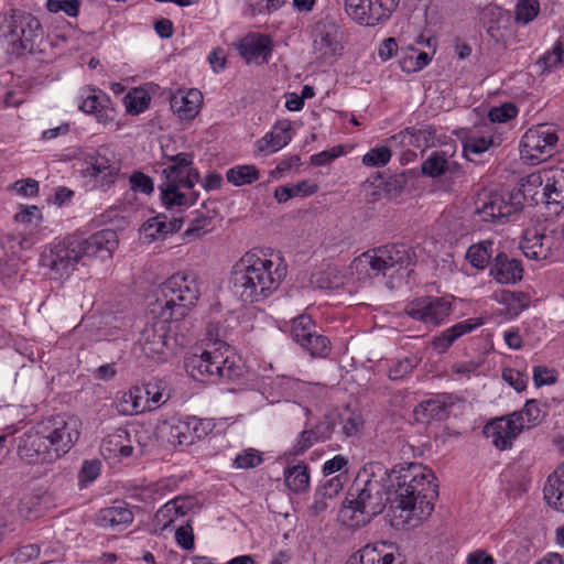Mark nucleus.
<instances>
[{
	"instance_id": "59",
	"label": "nucleus",
	"mask_w": 564,
	"mask_h": 564,
	"mask_svg": "<svg viewBox=\"0 0 564 564\" xmlns=\"http://www.w3.org/2000/svg\"><path fill=\"white\" fill-rule=\"evenodd\" d=\"M557 379V372L553 368L535 366L533 368V381L536 387L552 384Z\"/></svg>"
},
{
	"instance_id": "8",
	"label": "nucleus",
	"mask_w": 564,
	"mask_h": 564,
	"mask_svg": "<svg viewBox=\"0 0 564 564\" xmlns=\"http://www.w3.org/2000/svg\"><path fill=\"white\" fill-rule=\"evenodd\" d=\"M171 163L163 170L165 180L159 186L163 205L170 209L181 207L187 203L186 195L176 188L177 180L193 165L194 155L188 152H181L175 155H165Z\"/></svg>"
},
{
	"instance_id": "46",
	"label": "nucleus",
	"mask_w": 564,
	"mask_h": 564,
	"mask_svg": "<svg viewBox=\"0 0 564 564\" xmlns=\"http://www.w3.org/2000/svg\"><path fill=\"white\" fill-rule=\"evenodd\" d=\"M417 355H408L397 359L389 368V378L399 380L405 377L417 365Z\"/></svg>"
},
{
	"instance_id": "31",
	"label": "nucleus",
	"mask_w": 564,
	"mask_h": 564,
	"mask_svg": "<svg viewBox=\"0 0 564 564\" xmlns=\"http://www.w3.org/2000/svg\"><path fill=\"white\" fill-rule=\"evenodd\" d=\"M313 46L321 58L326 59L335 56L341 50L336 26L334 24L318 25L315 31Z\"/></svg>"
},
{
	"instance_id": "9",
	"label": "nucleus",
	"mask_w": 564,
	"mask_h": 564,
	"mask_svg": "<svg viewBox=\"0 0 564 564\" xmlns=\"http://www.w3.org/2000/svg\"><path fill=\"white\" fill-rule=\"evenodd\" d=\"M453 296H420L405 305L404 312L414 321L437 327L452 314Z\"/></svg>"
},
{
	"instance_id": "3",
	"label": "nucleus",
	"mask_w": 564,
	"mask_h": 564,
	"mask_svg": "<svg viewBox=\"0 0 564 564\" xmlns=\"http://www.w3.org/2000/svg\"><path fill=\"white\" fill-rule=\"evenodd\" d=\"M118 246L116 231L104 229L87 239L65 238L50 247L42 254V264L63 278L73 271L78 262L86 264L87 259L111 258Z\"/></svg>"
},
{
	"instance_id": "35",
	"label": "nucleus",
	"mask_w": 564,
	"mask_h": 564,
	"mask_svg": "<svg viewBox=\"0 0 564 564\" xmlns=\"http://www.w3.org/2000/svg\"><path fill=\"white\" fill-rule=\"evenodd\" d=\"M291 124L286 121L276 123L272 131L258 141L261 152H276L291 141Z\"/></svg>"
},
{
	"instance_id": "4",
	"label": "nucleus",
	"mask_w": 564,
	"mask_h": 564,
	"mask_svg": "<svg viewBox=\"0 0 564 564\" xmlns=\"http://www.w3.org/2000/svg\"><path fill=\"white\" fill-rule=\"evenodd\" d=\"M160 294L153 301L152 313L163 321H181L195 305L199 290L193 278L177 273L160 286Z\"/></svg>"
},
{
	"instance_id": "37",
	"label": "nucleus",
	"mask_w": 564,
	"mask_h": 564,
	"mask_svg": "<svg viewBox=\"0 0 564 564\" xmlns=\"http://www.w3.org/2000/svg\"><path fill=\"white\" fill-rule=\"evenodd\" d=\"M481 323H476L474 319H467L455 324L454 326L445 329L440 336H436L433 341L434 349H448L452 344L460 336L470 333Z\"/></svg>"
},
{
	"instance_id": "19",
	"label": "nucleus",
	"mask_w": 564,
	"mask_h": 564,
	"mask_svg": "<svg viewBox=\"0 0 564 564\" xmlns=\"http://www.w3.org/2000/svg\"><path fill=\"white\" fill-rule=\"evenodd\" d=\"M530 181L544 184L543 196L549 210L560 214L564 209V170L553 169L543 174L531 175Z\"/></svg>"
},
{
	"instance_id": "6",
	"label": "nucleus",
	"mask_w": 564,
	"mask_h": 564,
	"mask_svg": "<svg viewBox=\"0 0 564 564\" xmlns=\"http://www.w3.org/2000/svg\"><path fill=\"white\" fill-rule=\"evenodd\" d=\"M558 137L553 124L541 123L530 128L521 140V156L538 164L552 156Z\"/></svg>"
},
{
	"instance_id": "38",
	"label": "nucleus",
	"mask_w": 564,
	"mask_h": 564,
	"mask_svg": "<svg viewBox=\"0 0 564 564\" xmlns=\"http://www.w3.org/2000/svg\"><path fill=\"white\" fill-rule=\"evenodd\" d=\"M494 242L490 240H482L478 243L471 245L466 252V260L478 270L485 269L492 257Z\"/></svg>"
},
{
	"instance_id": "17",
	"label": "nucleus",
	"mask_w": 564,
	"mask_h": 564,
	"mask_svg": "<svg viewBox=\"0 0 564 564\" xmlns=\"http://www.w3.org/2000/svg\"><path fill=\"white\" fill-rule=\"evenodd\" d=\"M291 336L308 352H323L330 345L327 337L318 334L317 326L308 315H300L293 319Z\"/></svg>"
},
{
	"instance_id": "33",
	"label": "nucleus",
	"mask_w": 564,
	"mask_h": 564,
	"mask_svg": "<svg viewBox=\"0 0 564 564\" xmlns=\"http://www.w3.org/2000/svg\"><path fill=\"white\" fill-rule=\"evenodd\" d=\"M334 425L328 420L318 422L313 429L304 430L293 446L294 455H302L317 442L328 440L333 433Z\"/></svg>"
},
{
	"instance_id": "53",
	"label": "nucleus",
	"mask_w": 564,
	"mask_h": 564,
	"mask_svg": "<svg viewBox=\"0 0 564 564\" xmlns=\"http://www.w3.org/2000/svg\"><path fill=\"white\" fill-rule=\"evenodd\" d=\"M101 470V463L98 459L85 460L78 474L79 484L86 486L98 478Z\"/></svg>"
},
{
	"instance_id": "64",
	"label": "nucleus",
	"mask_w": 564,
	"mask_h": 564,
	"mask_svg": "<svg viewBox=\"0 0 564 564\" xmlns=\"http://www.w3.org/2000/svg\"><path fill=\"white\" fill-rule=\"evenodd\" d=\"M12 188L22 196H35L39 193V182L32 178L17 181Z\"/></svg>"
},
{
	"instance_id": "45",
	"label": "nucleus",
	"mask_w": 564,
	"mask_h": 564,
	"mask_svg": "<svg viewBox=\"0 0 564 564\" xmlns=\"http://www.w3.org/2000/svg\"><path fill=\"white\" fill-rule=\"evenodd\" d=\"M150 95L141 89L135 88L124 97V106L127 112L130 115H139L143 112L150 104Z\"/></svg>"
},
{
	"instance_id": "60",
	"label": "nucleus",
	"mask_w": 564,
	"mask_h": 564,
	"mask_svg": "<svg viewBox=\"0 0 564 564\" xmlns=\"http://www.w3.org/2000/svg\"><path fill=\"white\" fill-rule=\"evenodd\" d=\"M210 218L200 216L192 220L189 227L184 231L183 236L187 241L200 237L207 231L206 227L209 225Z\"/></svg>"
},
{
	"instance_id": "7",
	"label": "nucleus",
	"mask_w": 564,
	"mask_h": 564,
	"mask_svg": "<svg viewBox=\"0 0 564 564\" xmlns=\"http://www.w3.org/2000/svg\"><path fill=\"white\" fill-rule=\"evenodd\" d=\"M42 424L56 459L68 453L79 440L82 422L75 415L51 417Z\"/></svg>"
},
{
	"instance_id": "43",
	"label": "nucleus",
	"mask_w": 564,
	"mask_h": 564,
	"mask_svg": "<svg viewBox=\"0 0 564 564\" xmlns=\"http://www.w3.org/2000/svg\"><path fill=\"white\" fill-rule=\"evenodd\" d=\"M284 478L286 487L294 492L304 491L310 485L306 465H296L288 468L284 473Z\"/></svg>"
},
{
	"instance_id": "11",
	"label": "nucleus",
	"mask_w": 564,
	"mask_h": 564,
	"mask_svg": "<svg viewBox=\"0 0 564 564\" xmlns=\"http://www.w3.org/2000/svg\"><path fill=\"white\" fill-rule=\"evenodd\" d=\"M364 253V258L368 260L373 271L386 273V271L394 265L408 268L414 264L415 251L404 243H392L381 246L371 251Z\"/></svg>"
},
{
	"instance_id": "51",
	"label": "nucleus",
	"mask_w": 564,
	"mask_h": 564,
	"mask_svg": "<svg viewBox=\"0 0 564 564\" xmlns=\"http://www.w3.org/2000/svg\"><path fill=\"white\" fill-rule=\"evenodd\" d=\"M539 9L536 0H520L516 8V20L527 24L538 15Z\"/></svg>"
},
{
	"instance_id": "56",
	"label": "nucleus",
	"mask_w": 564,
	"mask_h": 564,
	"mask_svg": "<svg viewBox=\"0 0 564 564\" xmlns=\"http://www.w3.org/2000/svg\"><path fill=\"white\" fill-rule=\"evenodd\" d=\"M518 113V109L512 104H503L499 107H494L489 110L488 117L491 122H507L514 118Z\"/></svg>"
},
{
	"instance_id": "41",
	"label": "nucleus",
	"mask_w": 564,
	"mask_h": 564,
	"mask_svg": "<svg viewBox=\"0 0 564 564\" xmlns=\"http://www.w3.org/2000/svg\"><path fill=\"white\" fill-rule=\"evenodd\" d=\"M226 177L235 186H243L258 181L260 172L256 165H237L227 171Z\"/></svg>"
},
{
	"instance_id": "55",
	"label": "nucleus",
	"mask_w": 564,
	"mask_h": 564,
	"mask_svg": "<svg viewBox=\"0 0 564 564\" xmlns=\"http://www.w3.org/2000/svg\"><path fill=\"white\" fill-rule=\"evenodd\" d=\"M406 133L410 134V143L416 147H427L429 142L435 137V129L432 126L424 128H408Z\"/></svg>"
},
{
	"instance_id": "39",
	"label": "nucleus",
	"mask_w": 564,
	"mask_h": 564,
	"mask_svg": "<svg viewBox=\"0 0 564 564\" xmlns=\"http://www.w3.org/2000/svg\"><path fill=\"white\" fill-rule=\"evenodd\" d=\"M398 7V0H370L367 4L368 26L377 25L390 18Z\"/></svg>"
},
{
	"instance_id": "52",
	"label": "nucleus",
	"mask_w": 564,
	"mask_h": 564,
	"mask_svg": "<svg viewBox=\"0 0 564 564\" xmlns=\"http://www.w3.org/2000/svg\"><path fill=\"white\" fill-rule=\"evenodd\" d=\"M262 462V454L259 451L248 448L236 456L234 464L237 468L248 469L259 466Z\"/></svg>"
},
{
	"instance_id": "16",
	"label": "nucleus",
	"mask_w": 564,
	"mask_h": 564,
	"mask_svg": "<svg viewBox=\"0 0 564 564\" xmlns=\"http://www.w3.org/2000/svg\"><path fill=\"white\" fill-rule=\"evenodd\" d=\"M405 558L399 549L387 542L367 544L349 556L346 564H404Z\"/></svg>"
},
{
	"instance_id": "30",
	"label": "nucleus",
	"mask_w": 564,
	"mask_h": 564,
	"mask_svg": "<svg viewBox=\"0 0 564 564\" xmlns=\"http://www.w3.org/2000/svg\"><path fill=\"white\" fill-rule=\"evenodd\" d=\"M133 521L132 512L123 505L101 509L96 518V523L106 530L122 531Z\"/></svg>"
},
{
	"instance_id": "32",
	"label": "nucleus",
	"mask_w": 564,
	"mask_h": 564,
	"mask_svg": "<svg viewBox=\"0 0 564 564\" xmlns=\"http://www.w3.org/2000/svg\"><path fill=\"white\" fill-rule=\"evenodd\" d=\"M160 436L172 446H188L194 444L191 436L187 417L164 422L159 427Z\"/></svg>"
},
{
	"instance_id": "10",
	"label": "nucleus",
	"mask_w": 564,
	"mask_h": 564,
	"mask_svg": "<svg viewBox=\"0 0 564 564\" xmlns=\"http://www.w3.org/2000/svg\"><path fill=\"white\" fill-rule=\"evenodd\" d=\"M86 163V171L102 191H107L116 183L121 170L120 159L108 147H100L87 154Z\"/></svg>"
},
{
	"instance_id": "27",
	"label": "nucleus",
	"mask_w": 564,
	"mask_h": 564,
	"mask_svg": "<svg viewBox=\"0 0 564 564\" xmlns=\"http://www.w3.org/2000/svg\"><path fill=\"white\" fill-rule=\"evenodd\" d=\"M203 95L198 89L180 90L171 97L172 110L185 120H192L199 112Z\"/></svg>"
},
{
	"instance_id": "12",
	"label": "nucleus",
	"mask_w": 564,
	"mask_h": 564,
	"mask_svg": "<svg viewBox=\"0 0 564 564\" xmlns=\"http://www.w3.org/2000/svg\"><path fill=\"white\" fill-rule=\"evenodd\" d=\"M18 454L22 460L29 464L56 460V455H54L52 448H50V443L42 422L20 437Z\"/></svg>"
},
{
	"instance_id": "20",
	"label": "nucleus",
	"mask_w": 564,
	"mask_h": 564,
	"mask_svg": "<svg viewBox=\"0 0 564 564\" xmlns=\"http://www.w3.org/2000/svg\"><path fill=\"white\" fill-rule=\"evenodd\" d=\"M421 169L424 175L433 178L444 176V178L452 184L464 176L462 165L451 160L443 151H433L429 158L423 161Z\"/></svg>"
},
{
	"instance_id": "23",
	"label": "nucleus",
	"mask_w": 564,
	"mask_h": 564,
	"mask_svg": "<svg viewBox=\"0 0 564 564\" xmlns=\"http://www.w3.org/2000/svg\"><path fill=\"white\" fill-rule=\"evenodd\" d=\"M555 239L552 235L540 234L535 229L527 230L521 249L524 256L532 260H546L553 254Z\"/></svg>"
},
{
	"instance_id": "36",
	"label": "nucleus",
	"mask_w": 564,
	"mask_h": 564,
	"mask_svg": "<svg viewBox=\"0 0 564 564\" xmlns=\"http://www.w3.org/2000/svg\"><path fill=\"white\" fill-rule=\"evenodd\" d=\"M544 498L550 507L564 512V470H556L549 476L544 486Z\"/></svg>"
},
{
	"instance_id": "44",
	"label": "nucleus",
	"mask_w": 564,
	"mask_h": 564,
	"mask_svg": "<svg viewBox=\"0 0 564 564\" xmlns=\"http://www.w3.org/2000/svg\"><path fill=\"white\" fill-rule=\"evenodd\" d=\"M213 355H191L185 362L188 375L198 381L210 380L208 370V358Z\"/></svg>"
},
{
	"instance_id": "24",
	"label": "nucleus",
	"mask_w": 564,
	"mask_h": 564,
	"mask_svg": "<svg viewBox=\"0 0 564 564\" xmlns=\"http://www.w3.org/2000/svg\"><path fill=\"white\" fill-rule=\"evenodd\" d=\"M195 503V498L191 496L174 498L156 511L154 517L155 524L162 531L169 529L180 517L186 516Z\"/></svg>"
},
{
	"instance_id": "48",
	"label": "nucleus",
	"mask_w": 564,
	"mask_h": 564,
	"mask_svg": "<svg viewBox=\"0 0 564 564\" xmlns=\"http://www.w3.org/2000/svg\"><path fill=\"white\" fill-rule=\"evenodd\" d=\"M191 436L194 443L208 436L215 429L216 424L213 419H199L196 416H187Z\"/></svg>"
},
{
	"instance_id": "40",
	"label": "nucleus",
	"mask_w": 564,
	"mask_h": 564,
	"mask_svg": "<svg viewBox=\"0 0 564 564\" xmlns=\"http://www.w3.org/2000/svg\"><path fill=\"white\" fill-rule=\"evenodd\" d=\"M318 186L308 181H301L292 186H278L274 191V197L279 203H285L292 197H305L317 192Z\"/></svg>"
},
{
	"instance_id": "25",
	"label": "nucleus",
	"mask_w": 564,
	"mask_h": 564,
	"mask_svg": "<svg viewBox=\"0 0 564 564\" xmlns=\"http://www.w3.org/2000/svg\"><path fill=\"white\" fill-rule=\"evenodd\" d=\"M238 50L247 63H267L272 53V42L267 35L250 34L240 41Z\"/></svg>"
},
{
	"instance_id": "22",
	"label": "nucleus",
	"mask_w": 564,
	"mask_h": 564,
	"mask_svg": "<svg viewBox=\"0 0 564 564\" xmlns=\"http://www.w3.org/2000/svg\"><path fill=\"white\" fill-rule=\"evenodd\" d=\"M82 102L79 109L86 113L95 115L100 123H108L113 119V109L110 107V98L102 91L94 88H86L83 90Z\"/></svg>"
},
{
	"instance_id": "14",
	"label": "nucleus",
	"mask_w": 564,
	"mask_h": 564,
	"mask_svg": "<svg viewBox=\"0 0 564 564\" xmlns=\"http://www.w3.org/2000/svg\"><path fill=\"white\" fill-rule=\"evenodd\" d=\"M197 345L202 352L237 350L235 332L227 321H209Z\"/></svg>"
},
{
	"instance_id": "62",
	"label": "nucleus",
	"mask_w": 564,
	"mask_h": 564,
	"mask_svg": "<svg viewBox=\"0 0 564 564\" xmlns=\"http://www.w3.org/2000/svg\"><path fill=\"white\" fill-rule=\"evenodd\" d=\"M131 188L135 192L150 194L153 192L154 186L152 180L142 172H134L130 176Z\"/></svg>"
},
{
	"instance_id": "47",
	"label": "nucleus",
	"mask_w": 564,
	"mask_h": 564,
	"mask_svg": "<svg viewBox=\"0 0 564 564\" xmlns=\"http://www.w3.org/2000/svg\"><path fill=\"white\" fill-rule=\"evenodd\" d=\"M245 373V365L241 355H227L224 356V364H221V378L229 380L242 377Z\"/></svg>"
},
{
	"instance_id": "58",
	"label": "nucleus",
	"mask_w": 564,
	"mask_h": 564,
	"mask_svg": "<svg viewBox=\"0 0 564 564\" xmlns=\"http://www.w3.org/2000/svg\"><path fill=\"white\" fill-rule=\"evenodd\" d=\"M539 63L543 65L544 68H552L564 65V52L561 43H556L552 51L544 53Z\"/></svg>"
},
{
	"instance_id": "50",
	"label": "nucleus",
	"mask_w": 564,
	"mask_h": 564,
	"mask_svg": "<svg viewBox=\"0 0 564 564\" xmlns=\"http://www.w3.org/2000/svg\"><path fill=\"white\" fill-rule=\"evenodd\" d=\"M79 0H47L46 9L52 13L64 12L70 18H76L79 13Z\"/></svg>"
},
{
	"instance_id": "34",
	"label": "nucleus",
	"mask_w": 564,
	"mask_h": 564,
	"mask_svg": "<svg viewBox=\"0 0 564 564\" xmlns=\"http://www.w3.org/2000/svg\"><path fill=\"white\" fill-rule=\"evenodd\" d=\"M121 412L126 414H139L153 410L150 402L149 391L145 387H134L123 393L120 400Z\"/></svg>"
},
{
	"instance_id": "63",
	"label": "nucleus",
	"mask_w": 564,
	"mask_h": 564,
	"mask_svg": "<svg viewBox=\"0 0 564 564\" xmlns=\"http://www.w3.org/2000/svg\"><path fill=\"white\" fill-rule=\"evenodd\" d=\"M502 378L519 392L524 390L528 383V376L514 369H505Z\"/></svg>"
},
{
	"instance_id": "1",
	"label": "nucleus",
	"mask_w": 564,
	"mask_h": 564,
	"mask_svg": "<svg viewBox=\"0 0 564 564\" xmlns=\"http://www.w3.org/2000/svg\"><path fill=\"white\" fill-rule=\"evenodd\" d=\"M436 497L435 477L423 465L411 463L389 471L380 464H371L354 480L339 518L347 527H362L391 501L406 513L405 521L421 520L431 514Z\"/></svg>"
},
{
	"instance_id": "61",
	"label": "nucleus",
	"mask_w": 564,
	"mask_h": 564,
	"mask_svg": "<svg viewBox=\"0 0 564 564\" xmlns=\"http://www.w3.org/2000/svg\"><path fill=\"white\" fill-rule=\"evenodd\" d=\"M344 153L341 145H336L330 150H325L311 156V163L315 166L329 164Z\"/></svg>"
},
{
	"instance_id": "26",
	"label": "nucleus",
	"mask_w": 564,
	"mask_h": 564,
	"mask_svg": "<svg viewBox=\"0 0 564 564\" xmlns=\"http://www.w3.org/2000/svg\"><path fill=\"white\" fill-rule=\"evenodd\" d=\"M490 274L501 284H514L523 276L521 261L516 258H509L505 252H499L494 258Z\"/></svg>"
},
{
	"instance_id": "2",
	"label": "nucleus",
	"mask_w": 564,
	"mask_h": 564,
	"mask_svg": "<svg viewBox=\"0 0 564 564\" xmlns=\"http://www.w3.org/2000/svg\"><path fill=\"white\" fill-rule=\"evenodd\" d=\"M286 274L282 263L247 252L234 267L231 289L242 302L256 303L273 294Z\"/></svg>"
},
{
	"instance_id": "54",
	"label": "nucleus",
	"mask_w": 564,
	"mask_h": 564,
	"mask_svg": "<svg viewBox=\"0 0 564 564\" xmlns=\"http://www.w3.org/2000/svg\"><path fill=\"white\" fill-rule=\"evenodd\" d=\"M315 283L319 289L325 290H335L343 285V281L338 275L337 269L332 267L322 271Z\"/></svg>"
},
{
	"instance_id": "49",
	"label": "nucleus",
	"mask_w": 564,
	"mask_h": 564,
	"mask_svg": "<svg viewBox=\"0 0 564 564\" xmlns=\"http://www.w3.org/2000/svg\"><path fill=\"white\" fill-rule=\"evenodd\" d=\"M391 159V150L388 147L371 149L362 156V164L369 167L386 165Z\"/></svg>"
},
{
	"instance_id": "28",
	"label": "nucleus",
	"mask_w": 564,
	"mask_h": 564,
	"mask_svg": "<svg viewBox=\"0 0 564 564\" xmlns=\"http://www.w3.org/2000/svg\"><path fill=\"white\" fill-rule=\"evenodd\" d=\"M100 452L106 458L118 455L128 457L132 454V435L130 430L117 429L104 437Z\"/></svg>"
},
{
	"instance_id": "5",
	"label": "nucleus",
	"mask_w": 564,
	"mask_h": 564,
	"mask_svg": "<svg viewBox=\"0 0 564 564\" xmlns=\"http://www.w3.org/2000/svg\"><path fill=\"white\" fill-rule=\"evenodd\" d=\"M0 32L15 50L29 53L34 51L44 35L40 20L22 10H10L2 14Z\"/></svg>"
},
{
	"instance_id": "29",
	"label": "nucleus",
	"mask_w": 564,
	"mask_h": 564,
	"mask_svg": "<svg viewBox=\"0 0 564 564\" xmlns=\"http://www.w3.org/2000/svg\"><path fill=\"white\" fill-rule=\"evenodd\" d=\"M183 225L182 218L167 219L166 215L159 214L155 217L148 219L142 225V234L148 242L156 239H164L167 235L177 232Z\"/></svg>"
},
{
	"instance_id": "42",
	"label": "nucleus",
	"mask_w": 564,
	"mask_h": 564,
	"mask_svg": "<svg viewBox=\"0 0 564 564\" xmlns=\"http://www.w3.org/2000/svg\"><path fill=\"white\" fill-rule=\"evenodd\" d=\"M517 424L523 425L524 429H531L538 425L543 417V413L535 400H529L523 409L511 414Z\"/></svg>"
},
{
	"instance_id": "21",
	"label": "nucleus",
	"mask_w": 564,
	"mask_h": 564,
	"mask_svg": "<svg viewBox=\"0 0 564 564\" xmlns=\"http://www.w3.org/2000/svg\"><path fill=\"white\" fill-rule=\"evenodd\" d=\"M523 431V425L510 414L496 419L484 427V434L499 449L510 448L517 436Z\"/></svg>"
},
{
	"instance_id": "57",
	"label": "nucleus",
	"mask_w": 564,
	"mask_h": 564,
	"mask_svg": "<svg viewBox=\"0 0 564 564\" xmlns=\"http://www.w3.org/2000/svg\"><path fill=\"white\" fill-rule=\"evenodd\" d=\"M492 144L490 137H470L464 144V154H480L487 151Z\"/></svg>"
},
{
	"instance_id": "15",
	"label": "nucleus",
	"mask_w": 564,
	"mask_h": 564,
	"mask_svg": "<svg viewBox=\"0 0 564 564\" xmlns=\"http://www.w3.org/2000/svg\"><path fill=\"white\" fill-rule=\"evenodd\" d=\"M153 302L145 312V327L141 330L138 346L143 352H163L166 346V333L171 321H163L152 313Z\"/></svg>"
},
{
	"instance_id": "18",
	"label": "nucleus",
	"mask_w": 564,
	"mask_h": 564,
	"mask_svg": "<svg viewBox=\"0 0 564 564\" xmlns=\"http://www.w3.org/2000/svg\"><path fill=\"white\" fill-rule=\"evenodd\" d=\"M459 399L449 393H441L423 400L414 408V416L417 422L431 423L446 420Z\"/></svg>"
},
{
	"instance_id": "13",
	"label": "nucleus",
	"mask_w": 564,
	"mask_h": 564,
	"mask_svg": "<svg viewBox=\"0 0 564 564\" xmlns=\"http://www.w3.org/2000/svg\"><path fill=\"white\" fill-rule=\"evenodd\" d=\"M476 213L484 221L505 223L516 209L503 194L496 191L482 189L475 199Z\"/></svg>"
}]
</instances>
